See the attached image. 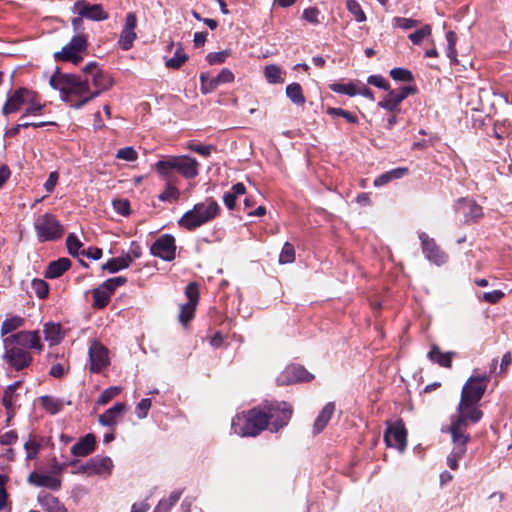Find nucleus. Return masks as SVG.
Returning a JSON list of instances; mask_svg holds the SVG:
<instances>
[{
	"label": "nucleus",
	"mask_w": 512,
	"mask_h": 512,
	"mask_svg": "<svg viewBox=\"0 0 512 512\" xmlns=\"http://www.w3.org/2000/svg\"><path fill=\"white\" fill-rule=\"evenodd\" d=\"M44 106L35 91L21 87L8 93L1 111L4 116H8L24 110L22 115V118H24L41 115Z\"/></svg>",
	"instance_id": "f257e3e1"
},
{
	"label": "nucleus",
	"mask_w": 512,
	"mask_h": 512,
	"mask_svg": "<svg viewBox=\"0 0 512 512\" xmlns=\"http://www.w3.org/2000/svg\"><path fill=\"white\" fill-rule=\"evenodd\" d=\"M154 167L164 180H177L176 173L186 179H194L199 174L198 161L187 155L167 156L157 161Z\"/></svg>",
	"instance_id": "f03ea898"
},
{
	"label": "nucleus",
	"mask_w": 512,
	"mask_h": 512,
	"mask_svg": "<svg viewBox=\"0 0 512 512\" xmlns=\"http://www.w3.org/2000/svg\"><path fill=\"white\" fill-rule=\"evenodd\" d=\"M231 429L241 437H255L267 429V416L260 407L247 413L237 414L231 423Z\"/></svg>",
	"instance_id": "7ed1b4c3"
},
{
	"label": "nucleus",
	"mask_w": 512,
	"mask_h": 512,
	"mask_svg": "<svg viewBox=\"0 0 512 512\" xmlns=\"http://www.w3.org/2000/svg\"><path fill=\"white\" fill-rule=\"evenodd\" d=\"M482 411L478 408V402L461 398L456 415L452 416L448 431L455 436H469L466 431L470 424H475L482 418Z\"/></svg>",
	"instance_id": "20e7f679"
},
{
	"label": "nucleus",
	"mask_w": 512,
	"mask_h": 512,
	"mask_svg": "<svg viewBox=\"0 0 512 512\" xmlns=\"http://www.w3.org/2000/svg\"><path fill=\"white\" fill-rule=\"evenodd\" d=\"M219 205L209 198L204 202L195 204L193 209L187 211L178 221V224L187 229L194 230L217 216Z\"/></svg>",
	"instance_id": "39448f33"
},
{
	"label": "nucleus",
	"mask_w": 512,
	"mask_h": 512,
	"mask_svg": "<svg viewBox=\"0 0 512 512\" xmlns=\"http://www.w3.org/2000/svg\"><path fill=\"white\" fill-rule=\"evenodd\" d=\"M260 408L267 416V428L271 432L286 426L292 416V408L286 402H266Z\"/></svg>",
	"instance_id": "423d86ee"
},
{
	"label": "nucleus",
	"mask_w": 512,
	"mask_h": 512,
	"mask_svg": "<svg viewBox=\"0 0 512 512\" xmlns=\"http://www.w3.org/2000/svg\"><path fill=\"white\" fill-rule=\"evenodd\" d=\"M34 229L40 242L55 241L64 233L60 222L50 213L38 216L34 222Z\"/></svg>",
	"instance_id": "0eeeda50"
},
{
	"label": "nucleus",
	"mask_w": 512,
	"mask_h": 512,
	"mask_svg": "<svg viewBox=\"0 0 512 512\" xmlns=\"http://www.w3.org/2000/svg\"><path fill=\"white\" fill-rule=\"evenodd\" d=\"M87 48V38L83 34L72 37L70 42L65 45L61 51L56 52L54 57L56 60H62L78 64L82 61L81 53Z\"/></svg>",
	"instance_id": "6e6552de"
},
{
	"label": "nucleus",
	"mask_w": 512,
	"mask_h": 512,
	"mask_svg": "<svg viewBox=\"0 0 512 512\" xmlns=\"http://www.w3.org/2000/svg\"><path fill=\"white\" fill-rule=\"evenodd\" d=\"M489 381L490 376L486 373L476 374V372H474V374H472L464 384L461 392V398L479 403L486 391Z\"/></svg>",
	"instance_id": "1a4fd4ad"
},
{
	"label": "nucleus",
	"mask_w": 512,
	"mask_h": 512,
	"mask_svg": "<svg viewBox=\"0 0 512 512\" xmlns=\"http://www.w3.org/2000/svg\"><path fill=\"white\" fill-rule=\"evenodd\" d=\"M3 360L12 369L21 371L31 365L33 356L29 350L9 344L4 345Z\"/></svg>",
	"instance_id": "9d476101"
},
{
	"label": "nucleus",
	"mask_w": 512,
	"mask_h": 512,
	"mask_svg": "<svg viewBox=\"0 0 512 512\" xmlns=\"http://www.w3.org/2000/svg\"><path fill=\"white\" fill-rule=\"evenodd\" d=\"M16 345L23 349L43 350L40 335L38 331H20L3 339V345Z\"/></svg>",
	"instance_id": "9b49d317"
},
{
	"label": "nucleus",
	"mask_w": 512,
	"mask_h": 512,
	"mask_svg": "<svg viewBox=\"0 0 512 512\" xmlns=\"http://www.w3.org/2000/svg\"><path fill=\"white\" fill-rule=\"evenodd\" d=\"M388 93L378 102V106L388 112H398L399 106L409 95L415 93L412 86H402L398 89L387 90Z\"/></svg>",
	"instance_id": "f8f14e48"
},
{
	"label": "nucleus",
	"mask_w": 512,
	"mask_h": 512,
	"mask_svg": "<svg viewBox=\"0 0 512 512\" xmlns=\"http://www.w3.org/2000/svg\"><path fill=\"white\" fill-rule=\"evenodd\" d=\"M150 253L164 261H172L176 257L175 238L171 234H163L152 244Z\"/></svg>",
	"instance_id": "ddd939ff"
},
{
	"label": "nucleus",
	"mask_w": 512,
	"mask_h": 512,
	"mask_svg": "<svg viewBox=\"0 0 512 512\" xmlns=\"http://www.w3.org/2000/svg\"><path fill=\"white\" fill-rule=\"evenodd\" d=\"M422 252L425 258L437 265L441 266L447 262V254L440 249L433 238H430L425 232L419 233Z\"/></svg>",
	"instance_id": "4468645a"
},
{
	"label": "nucleus",
	"mask_w": 512,
	"mask_h": 512,
	"mask_svg": "<svg viewBox=\"0 0 512 512\" xmlns=\"http://www.w3.org/2000/svg\"><path fill=\"white\" fill-rule=\"evenodd\" d=\"M89 370L92 373H100L109 363V351L101 343L93 341L89 347Z\"/></svg>",
	"instance_id": "2eb2a0df"
},
{
	"label": "nucleus",
	"mask_w": 512,
	"mask_h": 512,
	"mask_svg": "<svg viewBox=\"0 0 512 512\" xmlns=\"http://www.w3.org/2000/svg\"><path fill=\"white\" fill-rule=\"evenodd\" d=\"M313 376L300 365L287 366L277 377L278 385H290L296 382L309 381Z\"/></svg>",
	"instance_id": "dca6fc26"
},
{
	"label": "nucleus",
	"mask_w": 512,
	"mask_h": 512,
	"mask_svg": "<svg viewBox=\"0 0 512 512\" xmlns=\"http://www.w3.org/2000/svg\"><path fill=\"white\" fill-rule=\"evenodd\" d=\"M74 8L81 18L91 21H103L109 17L101 4H91L85 0H78L75 2Z\"/></svg>",
	"instance_id": "f3484780"
},
{
	"label": "nucleus",
	"mask_w": 512,
	"mask_h": 512,
	"mask_svg": "<svg viewBox=\"0 0 512 512\" xmlns=\"http://www.w3.org/2000/svg\"><path fill=\"white\" fill-rule=\"evenodd\" d=\"M454 208L457 213L463 214L465 223H473L483 217L482 207L472 199H459Z\"/></svg>",
	"instance_id": "a211bd4d"
},
{
	"label": "nucleus",
	"mask_w": 512,
	"mask_h": 512,
	"mask_svg": "<svg viewBox=\"0 0 512 512\" xmlns=\"http://www.w3.org/2000/svg\"><path fill=\"white\" fill-rule=\"evenodd\" d=\"M453 448L447 456V465L450 469L456 470L459 465L458 461L462 459L467 451V444L470 440L469 436H455L451 435Z\"/></svg>",
	"instance_id": "6ab92c4d"
},
{
	"label": "nucleus",
	"mask_w": 512,
	"mask_h": 512,
	"mask_svg": "<svg viewBox=\"0 0 512 512\" xmlns=\"http://www.w3.org/2000/svg\"><path fill=\"white\" fill-rule=\"evenodd\" d=\"M406 430L401 422L389 426L384 434V440L389 447L403 451L406 447Z\"/></svg>",
	"instance_id": "aec40b11"
},
{
	"label": "nucleus",
	"mask_w": 512,
	"mask_h": 512,
	"mask_svg": "<svg viewBox=\"0 0 512 512\" xmlns=\"http://www.w3.org/2000/svg\"><path fill=\"white\" fill-rule=\"evenodd\" d=\"M113 462L108 456L96 455L89 459L90 476H104L111 475L113 469Z\"/></svg>",
	"instance_id": "412c9836"
},
{
	"label": "nucleus",
	"mask_w": 512,
	"mask_h": 512,
	"mask_svg": "<svg viewBox=\"0 0 512 512\" xmlns=\"http://www.w3.org/2000/svg\"><path fill=\"white\" fill-rule=\"evenodd\" d=\"M28 482L37 487H45L57 491L61 487V480L46 473L32 472L28 476Z\"/></svg>",
	"instance_id": "4be33fe9"
},
{
	"label": "nucleus",
	"mask_w": 512,
	"mask_h": 512,
	"mask_svg": "<svg viewBox=\"0 0 512 512\" xmlns=\"http://www.w3.org/2000/svg\"><path fill=\"white\" fill-rule=\"evenodd\" d=\"M91 92L90 81L88 78L81 79L76 75H72L67 95L66 97H62V99L64 101H70L71 96L84 97L89 95Z\"/></svg>",
	"instance_id": "5701e85b"
},
{
	"label": "nucleus",
	"mask_w": 512,
	"mask_h": 512,
	"mask_svg": "<svg viewBox=\"0 0 512 512\" xmlns=\"http://www.w3.org/2000/svg\"><path fill=\"white\" fill-rule=\"evenodd\" d=\"M125 409V404L118 402L114 404L111 408H109L107 411H105L103 414H101L99 416L98 422L102 426L114 427L121 419Z\"/></svg>",
	"instance_id": "b1692460"
},
{
	"label": "nucleus",
	"mask_w": 512,
	"mask_h": 512,
	"mask_svg": "<svg viewBox=\"0 0 512 512\" xmlns=\"http://www.w3.org/2000/svg\"><path fill=\"white\" fill-rule=\"evenodd\" d=\"M90 86L94 87V90L90 93L92 97H98L102 92L109 90L113 85L112 78L101 70H97L91 77Z\"/></svg>",
	"instance_id": "393cba45"
},
{
	"label": "nucleus",
	"mask_w": 512,
	"mask_h": 512,
	"mask_svg": "<svg viewBox=\"0 0 512 512\" xmlns=\"http://www.w3.org/2000/svg\"><path fill=\"white\" fill-rule=\"evenodd\" d=\"M37 502L47 512H67L65 505L49 493L40 492L37 496Z\"/></svg>",
	"instance_id": "a878e982"
},
{
	"label": "nucleus",
	"mask_w": 512,
	"mask_h": 512,
	"mask_svg": "<svg viewBox=\"0 0 512 512\" xmlns=\"http://www.w3.org/2000/svg\"><path fill=\"white\" fill-rule=\"evenodd\" d=\"M95 443V437L92 434H87L71 447V453L77 457H85L93 452Z\"/></svg>",
	"instance_id": "bb28decb"
},
{
	"label": "nucleus",
	"mask_w": 512,
	"mask_h": 512,
	"mask_svg": "<svg viewBox=\"0 0 512 512\" xmlns=\"http://www.w3.org/2000/svg\"><path fill=\"white\" fill-rule=\"evenodd\" d=\"M71 267V261L68 258H59L52 261L45 270V277L49 279H56L63 275Z\"/></svg>",
	"instance_id": "cd10ccee"
},
{
	"label": "nucleus",
	"mask_w": 512,
	"mask_h": 512,
	"mask_svg": "<svg viewBox=\"0 0 512 512\" xmlns=\"http://www.w3.org/2000/svg\"><path fill=\"white\" fill-rule=\"evenodd\" d=\"M335 411V405L332 402L327 403L323 409L320 411L319 415L317 416L314 425H313V432L314 434H318L324 430V428L329 423L333 413Z\"/></svg>",
	"instance_id": "c85d7f7f"
},
{
	"label": "nucleus",
	"mask_w": 512,
	"mask_h": 512,
	"mask_svg": "<svg viewBox=\"0 0 512 512\" xmlns=\"http://www.w3.org/2000/svg\"><path fill=\"white\" fill-rule=\"evenodd\" d=\"M44 338L50 346L59 344L64 338V332L61 325L58 323L50 322L44 325L43 329Z\"/></svg>",
	"instance_id": "c756f323"
},
{
	"label": "nucleus",
	"mask_w": 512,
	"mask_h": 512,
	"mask_svg": "<svg viewBox=\"0 0 512 512\" xmlns=\"http://www.w3.org/2000/svg\"><path fill=\"white\" fill-rule=\"evenodd\" d=\"M454 355V352H442L438 346L433 345L427 356L430 361L437 363L441 367L450 368Z\"/></svg>",
	"instance_id": "7c9ffc66"
},
{
	"label": "nucleus",
	"mask_w": 512,
	"mask_h": 512,
	"mask_svg": "<svg viewBox=\"0 0 512 512\" xmlns=\"http://www.w3.org/2000/svg\"><path fill=\"white\" fill-rule=\"evenodd\" d=\"M72 74H61L58 70L51 76L50 85L53 89L61 92L62 97H66Z\"/></svg>",
	"instance_id": "2f4dec72"
},
{
	"label": "nucleus",
	"mask_w": 512,
	"mask_h": 512,
	"mask_svg": "<svg viewBox=\"0 0 512 512\" xmlns=\"http://www.w3.org/2000/svg\"><path fill=\"white\" fill-rule=\"evenodd\" d=\"M407 173H408V169L405 167H398V168L392 169L390 171L384 172L375 178L374 186L382 187L393 180L402 178Z\"/></svg>",
	"instance_id": "473e14b6"
},
{
	"label": "nucleus",
	"mask_w": 512,
	"mask_h": 512,
	"mask_svg": "<svg viewBox=\"0 0 512 512\" xmlns=\"http://www.w3.org/2000/svg\"><path fill=\"white\" fill-rule=\"evenodd\" d=\"M246 188L242 183L234 184L231 189L224 193L223 201L226 207L229 210H233L235 208L236 199L238 196L245 194Z\"/></svg>",
	"instance_id": "72a5a7b5"
},
{
	"label": "nucleus",
	"mask_w": 512,
	"mask_h": 512,
	"mask_svg": "<svg viewBox=\"0 0 512 512\" xmlns=\"http://www.w3.org/2000/svg\"><path fill=\"white\" fill-rule=\"evenodd\" d=\"M130 266V258L120 256L111 258L105 264L102 265V269L109 273H116L120 270L126 269Z\"/></svg>",
	"instance_id": "f704fd0d"
},
{
	"label": "nucleus",
	"mask_w": 512,
	"mask_h": 512,
	"mask_svg": "<svg viewBox=\"0 0 512 512\" xmlns=\"http://www.w3.org/2000/svg\"><path fill=\"white\" fill-rule=\"evenodd\" d=\"M359 82H347V83H332L329 85L331 91L348 95L350 97L356 96L358 91Z\"/></svg>",
	"instance_id": "c9c22d12"
},
{
	"label": "nucleus",
	"mask_w": 512,
	"mask_h": 512,
	"mask_svg": "<svg viewBox=\"0 0 512 512\" xmlns=\"http://www.w3.org/2000/svg\"><path fill=\"white\" fill-rule=\"evenodd\" d=\"M167 182L165 190L158 196V199L162 202H174L178 200L180 192L175 186V179L165 180Z\"/></svg>",
	"instance_id": "e433bc0d"
},
{
	"label": "nucleus",
	"mask_w": 512,
	"mask_h": 512,
	"mask_svg": "<svg viewBox=\"0 0 512 512\" xmlns=\"http://www.w3.org/2000/svg\"><path fill=\"white\" fill-rule=\"evenodd\" d=\"M182 490H175L170 493L168 499H161L154 509V512H169L170 509L179 501Z\"/></svg>",
	"instance_id": "4c0bfd02"
},
{
	"label": "nucleus",
	"mask_w": 512,
	"mask_h": 512,
	"mask_svg": "<svg viewBox=\"0 0 512 512\" xmlns=\"http://www.w3.org/2000/svg\"><path fill=\"white\" fill-rule=\"evenodd\" d=\"M111 293L101 285L92 291L93 306L96 308H104L110 301Z\"/></svg>",
	"instance_id": "58836bf2"
},
{
	"label": "nucleus",
	"mask_w": 512,
	"mask_h": 512,
	"mask_svg": "<svg viewBox=\"0 0 512 512\" xmlns=\"http://www.w3.org/2000/svg\"><path fill=\"white\" fill-rule=\"evenodd\" d=\"M286 96L295 105H302L305 103L302 87L298 83H291L286 87Z\"/></svg>",
	"instance_id": "ea45409f"
},
{
	"label": "nucleus",
	"mask_w": 512,
	"mask_h": 512,
	"mask_svg": "<svg viewBox=\"0 0 512 512\" xmlns=\"http://www.w3.org/2000/svg\"><path fill=\"white\" fill-rule=\"evenodd\" d=\"M264 76L270 84H280L284 82L282 69L275 64L267 65L264 69Z\"/></svg>",
	"instance_id": "a19ab883"
},
{
	"label": "nucleus",
	"mask_w": 512,
	"mask_h": 512,
	"mask_svg": "<svg viewBox=\"0 0 512 512\" xmlns=\"http://www.w3.org/2000/svg\"><path fill=\"white\" fill-rule=\"evenodd\" d=\"M42 407L50 414H57L63 409V402L52 396H42L40 398Z\"/></svg>",
	"instance_id": "79ce46f5"
},
{
	"label": "nucleus",
	"mask_w": 512,
	"mask_h": 512,
	"mask_svg": "<svg viewBox=\"0 0 512 512\" xmlns=\"http://www.w3.org/2000/svg\"><path fill=\"white\" fill-rule=\"evenodd\" d=\"M24 324V318L20 316H10L7 317L1 326V335L4 336L8 333H11L18 328L22 327Z\"/></svg>",
	"instance_id": "37998d69"
},
{
	"label": "nucleus",
	"mask_w": 512,
	"mask_h": 512,
	"mask_svg": "<svg viewBox=\"0 0 512 512\" xmlns=\"http://www.w3.org/2000/svg\"><path fill=\"white\" fill-rule=\"evenodd\" d=\"M446 41H447V47H446V55L450 59L452 64L457 63V50H456V43H457V35L454 31H448L446 33Z\"/></svg>",
	"instance_id": "c03bdc74"
},
{
	"label": "nucleus",
	"mask_w": 512,
	"mask_h": 512,
	"mask_svg": "<svg viewBox=\"0 0 512 512\" xmlns=\"http://www.w3.org/2000/svg\"><path fill=\"white\" fill-rule=\"evenodd\" d=\"M219 85L217 76L210 77L208 73L200 74V90L203 94L213 92Z\"/></svg>",
	"instance_id": "a18cd8bd"
},
{
	"label": "nucleus",
	"mask_w": 512,
	"mask_h": 512,
	"mask_svg": "<svg viewBox=\"0 0 512 512\" xmlns=\"http://www.w3.org/2000/svg\"><path fill=\"white\" fill-rule=\"evenodd\" d=\"M66 245H67L69 254L72 256L84 255V253H85V250L83 249L82 242L73 233H71L67 236Z\"/></svg>",
	"instance_id": "49530a36"
},
{
	"label": "nucleus",
	"mask_w": 512,
	"mask_h": 512,
	"mask_svg": "<svg viewBox=\"0 0 512 512\" xmlns=\"http://www.w3.org/2000/svg\"><path fill=\"white\" fill-rule=\"evenodd\" d=\"M346 8L351 15H353L355 21L362 23L365 22L367 17L363 11L361 5L356 0H346Z\"/></svg>",
	"instance_id": "de8ad7c7"
},
{
	"label": "nucleus",
	"mask_w": 512,
	"mask_h": 512,
	"mask_svg": "<svg viewBox=\"0 0 512 512\" xmlns=\"http://www.w3.org/2000/svg\"><path fill=\"white\" fill-rule=\"evenodd\" d=\"M196 306L194 304L184 303L180 305V313L178 316L179 322L186 326L195 315Z\"/></svg>",
	"instance_id": "09e8293b"
},
{
	"label": "nucleus",
	"mask_w": 512,
	"mask_h": 512,
	"mask_svg": "<svg viewBox=\"0 0 512 512\" xmlns=\"http://www.w3.org/2000/svg\"><path fill=\"white\" fill-rule=\"evenodd\" d=\"M137 38V35L135 31H129L122 29L120 33V37L118 40V45L121 47L122 50L128 51L132 48L133 43L135 39Z\"/></svg>",
	"instance_id": "8fccbe9b"
},
{
	"label": "nucleus",
	"mask_w": 512,
	"mask_h": 512,
	"mask_svg": "<svg viewBox=\"0 0 512 512\" xmlns=\"http://www.w3.org/2000/svg\"><path fill=\"white\" fill-rule=\"evenodd\" d=\"M122 392V387L120 386H111L107 389H105L101 395L98 397L96 404L97 405H105L109 401H111L113 398L118 396Z\"/></svg>",
	"instance_id": "3c124183"
},
{
	"label": "nucleus",
	"mask_w": 512,
	"mask_h": 512,
	"mask_svg": "<svg viewBox=\"0 0 512 512\" xmlns=\"http://www.w3.org/2000/svg\"><path fill=\"white\" fill-rule=\"evenodd\" d=\"M326 112H327V114H329L330 116H333V117L340 116L351 124L358 123V118L356 115H354L351 112L344 110L342 108L329 107V108H327Z\"/></svg>",
	"instance_id": "603ef678"
},
{
	"label": "nucleus",
	"mask_w": 512,
	"mask_h": 512,
	"mask_svg": "<svg viewBox=\"0 0 512 512\" xmlns=\"http://www.w3.org/2000/svg\"><path fill=\"white\" fill-rule=\"evenodd\" d=\"M188 57L181 47H179L174 56L166 61V66L169 68L177 69L187 61Z\"/></svg>",
	"instance_id": "864d4df0"
},
{
	"label": "nucleus",
	"mask_w": 512,
	"mask_h": 512,
	"mask_svg": "<svg viewBox=\"0 0 512 512\" xmlns=\"http://www.w3.org/2000/svg\"><path fill=\"white\" fill-rule=\"evenodd\" d=\"M295 260V249L294 246L286 242L281 250V253L279 255V263L280 264H287L292 263Z\"/></svg>",
	"instance_id": "5fc2aeb1"
},
{
	"label": "nucleus",
	"mask_w": 512,
	"mask_h": 512,
	"mask_svg": "<svg viewBox=\"0 0 512 512\" xmlns=\"http://www.w3.org/2000/svg\"><path fill=\"white\" fill-rule=\"evenodd\" d=\"M431 33L432 28L430 25L427 24L424 25L422 28L416 30L415 32L411 33L408 37L413 44L418 45L424 38L431 36Z\"/></svg>",
	"instance_id": "6e6d98bb"
},
{
	"label": "nucleus",
	"mask_w": 512,
	"mask_h": 512,
	"mask_svg": "<svg viewBox=\"0 0 512 512\" xmlns=\"http://www.w3.org/2000/svg\"><path fill=\"white\" fill-rule=\"evenodd\" d=\"M31 288L40 299L46 298L49 292L48 284L42 279H34L31 283Z\"/></svg>",
	"instance_id": "4d7b16f0"
},
{
	"label": "nucleus",
	"mask_w": 512,
	"mask_h": 512,
	"mask_svg": "<svg viewBox=\"0 0 512 512\" xmlns=\"http://www.w3.org/2000/svg\"><path fill=\"white\" fill-rule=\"evenodd\" d=\"M390 76L396 80V81H402V82H412L413 81V75L410 70L405 68H393L390 71Z\"/></svg>",
	"instance_id": "13d9d810"
},
{
	"label": "nucleus",
	"mask_w": 512,
	"mask_h": 512,
	"mask_svg": "<svg viewBox=\"0 0 512 512\" xmlns=\"http://www.w3.org/2000/svg\"><path fill=\"white\" fill-rule=\"evenodd\" d=\"M116 158L125 160L128 162H133L138 159V153L133 147L128 146V147L119 149L116 153Z\"/></svg>",
	"instance_id": "bf43d9fd"
},
{
	"label": "nucleus",
	"mask_w": 512,
	"mask_h": 512,
	"mask_svg": "<svg viewBox=\"0 0 512 512\" xmlns=\"http://www.w3.org/2000/svg\"><path fill=\"white\" fill-rule=\"evenodd\" d=\"M127 282V278L124 276H117L113 278H109L105 280L102 285L105 289H107L111 294L120 286L124 285Z\"/></svg>",
	"instance_id": "052dcab7"
},
{
	"label": "nucleus",
	"mask_w": 512,
	"mask_h": 512,
	"mask_svg": "<svg viewBox=\"0 0 512 512\" xmlns=\"http://www.w3.org/2000/svg\"><path fill=\"white\" fill-rule=\"evenodd\" d=\"M392 23L394 27H398L403 30H408L418 25L417 20L404 17H394Z\"/></svg>",
	"instance_id": "680f3d73"
},
{
	"label": "nucleus",
	"mask_w": 512,
	"mask_h": 512,
	"mask_svg": "<svg viewBox=\"0 0 512 512\" xmlns=\"http://www.w3.org/2000/svg\"><path fill=\"white\" fill-rule=\"evenodd\" d=\"M24 449L26 450V459L31 460L38 455L41 444L36 440H29L24 444Z\"/></svg>",
	"instance_id": "e2e57ef3"
},
{
	"label": "nucleus",
	"mask_w": 512,
	"mask_h": 512,
	"mask_svg": "<svg viewBox=\"0 0 512 512\" xmlns=\"http://www.w3.org/2000/svg\"><path fill=\"white\" fill-rule=\"evenodd\" d=\"M16 393L6 388L2 397V404L6 408L8 415L13 412V404L16 400Z\"/></svg>",
	"instance_id": "0e129e2a"
},
{
	"label": "nucleus",
	"mask_w": 512,
	"mask_h": 512,
	"mask_svg": "<svg viewBox=\"0 0 512 512\" xmlns=\"http://www.w3.org/2000/svg\"><path fill=\"white\" fill-rule=\"evenodd\" d=\"M185 295L187 297V302L186 303L194 304V305L198 304L199 291H198V287H197V285L195 283H189L186 286Z\"/></svg>",
	"instance_id": "69168bd1"
},
{
	"label": "nucleus",
	"mask_w": 512,
	"mask_h": 512,
	"mask_svg": "<svg viewBox=\"0 0 512 512\" xmlns=\"http://www.w3.org/2000/svg\"><path fill=\"white\" fill-rule=\"evenodd\" d=\"M152 401L149 398L142 399L135 408V413L139 419H144L148 415V411L151 408Z\"/></svg>",
	"instance_id": "338daca9"
},
{
	"label": "nucleus",
	"mask_w": 512,
	"mask_h": 512,
	"mask_svg": "<svg viewBox=\"0 0 512 512\" xmlns=\"http://www.w3.org/2000/svg\"><path fill=\"white\" fill-rule=\"evenodd\" d=\"M367 83L373 86H376L382 90H389L390 85L388 81L381 75H371L367 79Z\"/></svg>",
	"instance_id": "774afa93"
}]
</instances>
